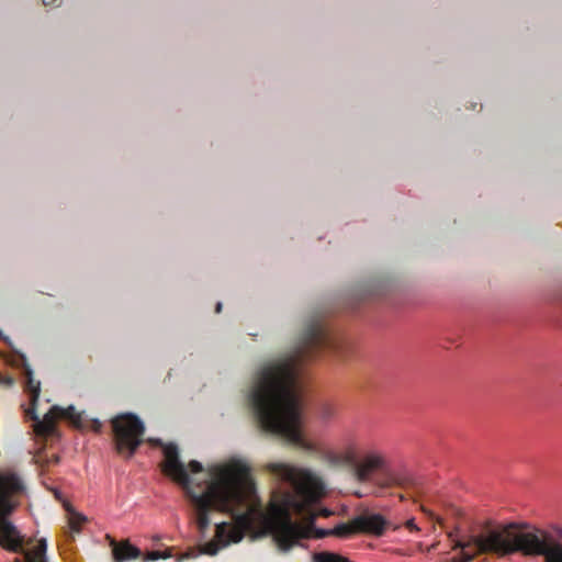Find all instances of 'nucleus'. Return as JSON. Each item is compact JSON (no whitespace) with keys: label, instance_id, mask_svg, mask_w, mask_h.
Returning <instances> with one entry per match:
<instances>
[{"label":"nucleus","instance_id":"obj_15","mask_svg":"<svg viewBox=\"0 0 562 562\" xmlns=\"http://www.w3.org/2000/svg\"><path fill=\"white\" fill-rule=\"evenodd\" d=\"M340 459L345 464L351 467L355 472L360 462V454L357 452L353 446H349L341 453Z\"/></svg>","mask_w":562,"mask_h":562},{"label":"nucleus","instance_id":"obj_21","mask_svg":"<svg viewBox=\"0 0 562 562\" xmlns=\"http://www.w3.org/2000/svg\"><path fill=\"white\" fill-rule=\"evenodd\" d=\"M406 527L409 529V530H418L417 526L415 525L414 520L413 519H409L407 520L406 522Z\"/></svg>","mask_w":562,"mask_h":562},{"label":"nucleus","instance_id":"obj_10","mask_svg":"<svg viewBox=\"0 0 562 562\" xmlns=\"http://www.w3.org/2000/svg\"><path fill=\"white\" fill-rule=\"evenodd\" d=\"M18 539L20 547L15 550L4 546L2 542H0V546L3 547L7 550H10L15 553H23L25 557V562H47L46 561V550H47V543L45 539H41L34 549L25 551L23 549V537L20 535L19 530L16 529Z\"/></svg>","mask_w":562,"mask_h":562},{"label":"nucleus","instance_id":"obj_8","mask_svg":"<svg viewBox=\"0 0 562 562\" xmlns=\"http://www.w3.org/2000/svg\"><path fill=\"white\" fill-rule=\"evenodd\" d=\"M25 417L34 422L33 430L38 437L48 438L57 435L56 420L65 418L69 420L76 428H82V416L74 406L61 408L52 406L50 409L40 419L34 409H25Z\"/></svg>","mask_w":562,"mask_h":562},{"label":"nucleus","instance_id":"obj_23","mask_svg":"<svg viewBox=\"0 0 562 562\" xmlns=\"http://www.w3.org/2000/svg\"><path fill=\"white\" fill-rule=\"evenodd\" d=\"M322 515L327 517L329 515V512L325 509V510H323Z\"/></svg>","mask_w":562,"mask_h":562},{"label":"nucleus","instance_id":"obj_14","mask_svg":"<svg viewBox=\"0 0 562 562\" xmlns=\"http://www.w3.org/2000/svg\"><path fill=\"white\" fill-rule=\"evenodd\" d=\"M333 536L339 537V538H350L353 535L358 533V530L356 529L353 525V518L350 519L348 522H342L337 525L334 529H331Z\"/></svg>","mask_w":562,"mask_h":562},{"label":"nucleus","instance_id":"obj_5","mask_svg":"<svg viewBox=\"0 0 562 562\" xmlns=\"http://www.w3.org/2000/svg\"><path fill=\"white\" fill-rule=\"evenodd\" d=\"M383 473L384 476L374 482L380 487L397 486L402 488H414L417 481L405 472H390L386 456L378 449H369L360 454V462L355 471V479L360 483L373 481L375 473Z\"/></svg>","mask_w":562,"mask_h":562},{"label":"nucleus","instance_id":"obj_12","mask_svg":"<svg viewBox=\"0 0 562 562\" xmlns=\"http://www.w3.org/2000/svg\"><path fill=\"white\" fill-rule=\"evenodd\" d=\"M24 374H25V378H26L25 390H26V392L30 395V404H31V406L27 409H34L35 411L36 404H37V401H38V397H40V393H41V382L36 381L33 378V371L31 370L30 367L25 368Z\"/></svg>","mask_w":562,"mask_h":562},{"label":"nucleus","instance_id":"obj_4","mask_svg":"<svg viewBox=\"0 0 562 562\" xmlns=\"http://www.w3.org/2000/svg\"><path fill=\"white\" fill-rule=\"evenodd\" d=\"M527 525H498L485 532L471 536L468 541H458L454 549H461V557L447 562H470L477 554L494 553L505 557L515 552L524 555H541L546 562H562V547L548 543V538L539 531H526Z\"/></svg>","mask_w":562,"mask_h":562},{"label":"nucleus","instance_id":"obj_20","mask_svg":"<svg viewBox=\"0 0 562 562\" xmlns=\"http://www.w3.org/2000/svg\"><path fill=\"white\" fill-rule=\"evenodd\" d=\"M101 428H102V425L99 420H93L92 422V429L95 431V432H99L101 431Z\"/></svg>","mask_w":562,"mask_h":562},{"label":"nucleus","instance_id":"obj_6","mask_svg":"<svg viewBox=\"0 0 562 562\" xmlns=\"http://www.w3.org/2000/svg\"><path fill=\"white\" fill-rule=\"evenodd\" d=\"M25 486L21 477L11 471H0V542L15 550L20 547L16 527L9 516L19 505Z\"/></svg>","mask_w":562,"mask_h":562},{"label":"nucleus","instance_id":"obj_9","mask_svg":"<svg viewBox=\"0 0 562 562\" xmlns=\"http://www.w3.org/2000/svg\"><path fill=\"white\" fill-rule=\"evenodd\" d=\"M353 525L358 533L381 537L390 524L381 514L363 513L353 517Z\"/></svg>","mask_w":562,"mask_h":562},{"label":"nucleus","instance_id":"obj_16","mask_svg":"<svg viewBox=\"0 0 562 562\" xmlns=\"http://www.w3.org/2000/svg\"><path fill=\"white\" fill-rule=\"evenodd\" d=\"M170 557H171L170 550H165V551L154 550V551L148 552L146 554V557L144 558V560L145 561H156L159 559H168Z\"/></svg>","mask_w":562,"mask_h":562},{"label":"nucleus","instance_id":"obj_7","mask_svg":"<svg viewBox=\"0 0 562 562\" xmlns=\"http://www.w3.org/2000/svg\"><path fill=\"white\" fill-rule=\"evenodd\" d=\"M112 428L117 453L132 458L143 442V422L133 414H124L112 419Z\"/></svg>","mask_w":562,"mask_h":562},{"label":"nucleus","instance_id":"obj_17","mask_svg":"<svg viewBox=\"0 0 562 562\" xmlns=\"http://www.w3.org/2000/svg\"><path fill=\"white\" fill-rule=\"evenodd\" d=\"M86 520L85 517L80 516V515H74L70 520H69V525H70V528L74 530V531H79L80 530V527H81V524Z\"/></svg>","mask_w":562,"mask_h":562},{"label":"nucleus","instance_id":"obj_22","mask_svg":"<svg viewBox=\"0 0 562 562\" xmlns=\"http://www.w3.org/2000/svg\"><path fill=\"white\" fill-rule=\"evenodd\" d=\"M222 306H223V305H222V303H221V302H218V303L216 304V306H215V312H216V313H221V311H222Z\"/></svg>","mask_w":562,"mask_h":562},{"label":"nucleus","instance_id":"obj_19","mask_svg":"<svg viewBox=\"0 0 562 562\" xmlns=\"http://www.w3.org/2000/svg\"><path fill=\"white\" fill-rule=\"evenodd\" d=\"M14 380L11 376H0V383L11 386L13 385Z\"/></svg>","mask_w":562,"mask_h":562},{"label":"nucleus","instance_id":"obj_2","mask_svg":"<svg viewBox=\"0 0 562 562\" xmlns=\"http://www.w3.org/2000/svg\"><path fill=\"white\" fill-rule=\"evenodd\" d=\"M165 462L162 471L180 484L195 510V522L199 530L204 531L210 526V513L217 510L232 516L235 524L220 522L216 525L215 541L206 542L202 552L215 555L221 548L239 542L245 531L250 529L258 517L265 516L261 506L252 503L254 484L249 477L248 465L240 460H231L209 469L204 484L191 486L189 471L201 473L203 467L192 460L188 468L179 457L177 445L164 446Z\"/></svg>","mask_w":562,"mask_h":562},{"label":"nucleus","instance_id":"obj_3","mask_svg":"<svg viewBox=\"0 0 562 562\" xmlns=\"http://www.w3.org/2000/svg\"><path fill=\"white\" fill-rule=\"evenodd\" d=\"M266 469L278 479L286 482L294 494L286 493L280 504L271 503L270 509L263 516L265 526L271 533L278 549L288 552L302 538H325L333 536L331 529H315L313 535L308 528L293 521L290 509L303 514L311 504L324 494L322 480L312 471L296 468L286 463L271 462Z\"/></svg>","mask_w":562,"mask_h":562},{"label":"nucleus","instance_id":"obj_1","mask_svg":"<svg viewBox=\"0 0 562 562\" xmlns=\"http://www.w3.org/2000/svg\"><path fill=\"white\" fill-rule=\"evenodd\" d=\"M350 350V342L342 335L331 331L321 318L312 319L293 350L268 360L257 372L249 403L261 430L311 450L300 429V368L323 353L345 359Z\"/></svg>","mask_w":562,"mask_h":562},{"label":"nucleus","instance_id":"obj_11","mask_svg":"<svg viewBox=\"0 0 562 562\" xmlns=\"http://www.w3.org/2000/svg\"><path fill=\"white\" fill-rule=\"evenodd\" d=\"M110 546L112 547L113 559L115 562L138 559L142 555L140 550L131 544L127 540L117 543L114 539H111Z\"/></svg>","mask_w":562,"mask_h":562},{"label":"nucleus","instance_id":"obj_24","mask_svg":"<svg viewBox=\"0 0 562 562\" xmlns=\"http://www.w3.org/2000/svg\"><path fill=\"white\" fill-rule=\"evenodd\" d=\"M15 562H25V559L24 560L16 559Z\"/></svg>","mask_w":562,"mask_h":562},{"label":"nucleus","instance_id":"obj_13","mask_svg":"<svg viewBox=\"0 0 562 562\" xmlns=\"http://www.w3.org/2000/svg\"><path fill=\"white\" fill-rule=\"evenodd\" d=\"M526 531H539L548 538V543H553L554 546L562 547V527L560 526H553L550 530L549 529H540L536 527H531L527 525Z\"/></svg>","mask_w":562,"mask_h":562},{"label":"nucleus","instance_id":"obj_18","mask_svg":"<svg viewBox=\"0 0 562 562\" xmlns=\"http://www.w3.org/2000/svg\"><path fill=\"white\" fill-rule=\"evenodd\" d=\"M321 416L323 419H330L335 416V408L331 405H323L321 408Z\"/></svg>","mask_w":562,"mask_h":562}]
</instances>
